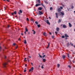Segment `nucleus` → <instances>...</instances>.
<instances>
[{
  "mask_svg": "<svg viewBox=\"0 0 75 75\" xmlns=\"http://www.w3.org/2000/svg\"><path fill=\"white\" fill-rule=\"evenodd\" d=\"M63 27L64 28H67V26H66V25H63Z\"/></svg>",
  "mask_w": 75,
  "mask_h": 75,
  "instance_id": "nucleus-9",
  "label": "nucleus"
},
{
  "mask_svg": "<svg viewBox=\"0 0 75 75\" xmlns=\"http://www.w3.org/2000/svg\"><path fill=\"white\" fill-rule=\"evenodd\" d=\"M25 31L24 32V33L25 35H26V32H27L28 31V29L27 28V27H25Z\"/></svg>",
  "mask_w": 75,
  "mask_h": 75,
  "instance_id": "nucleus-4",
  "label": "nucleus"
},
{
  "mask_svg": "<svg viewBox=\"0 0 75 75\" xmlns=\"http://www.w3.org/2000/svg\"><path fill=\"white\" fill-rule=\"evenodd\" d=\"M37 0V3H38L39 4H40V0Z\"/></svg>",
  "mask_w": 75,
  "mask_h": 75,
  "instance_id": "nucleus-18",
  "label": "nucleus"
},
{
  "mask_svg": "<svg viewBox=\"0 0 75 75\" xmlns=\"http://www.w3.org/2000/svg\"><path fill=\"white\" fill-rule=\"evenodd\" d=\"M41 5L40 4H36L35 5V7H38V6H40Z\"/></svg>",
  "mask_w": 75,
  "mask_h": 75,
  "instance_id": "nucleus-16",
  "label": "nucleus"
},
{
  "mask_svg": "<svg viewBox=\"0 0 75 75\" xmlns=\"http://www.w3.org/2000/svg\"><path fill=\"white\" fill-rule=\"evenodd\" d=\"M31 21H33V19H32V20H31Z\"/></svg>",
  "mask_w": 75,
  "mask_h": 75,
  "instance_id": "nucleus-61",
  "label": "nucleus"
},
{
  "mask_svg": "<svg viewBox=\"0 0 75 75\" xmlns=\"http://www.w3.org/2000/svg\"><path fill=\"white\" fill-rule=\"evenodd\" d=\"M60 9L61 8V9H62V8H63L62 6H60Z\"/></svg>",
  "mask_w": 75,
  "mask_h": 75,
  "instance_id": "nucleus-40",
  "label": "nucleus"
},
{
  "mask_svg": "<svg viewBox=\"0 0 75 75\" xmlns=\"http://www.w3.org/2000/svg\"><path fill=\"white\" fill-rule=\"evenodd\" d=\"M62 38H65V36L63 35V36H62Z\"/></svg>",
  "mask_w": 75,
  "mask_h": 75,
  "instance_id": "nucleus-30",
  "label": "nucleus"
},
{
  "mask_svg": "<svg viewBox=\"0 0 75 75\" xmlns=\"http://www.w3.org/2000/svg\"><path fill=\"white\" fill-rule=\"evenodd\" d=\"M18 41H21V38H19V39H18Z\"/></svg>",
  "mask_w": 75,
  "mask_h": 75,
  "instance_id": "nucleus-43",
  "label": "nucleus"
},
{
  "mask_svg": "<svg viewBox=\"0 0 75 75\" xmlns=\"http://www.w3.org/2000/svg\"><path fill=\"white\" fill-rule=\"evenodd\" d=\"M56 30L57 31L59 32V28L58 27H57L56 28Z\"/></svg>",
  "mask_w": 75,
  "mask_h": 75,
  "instance_id": "nucleus-8",
  "label": "nucleus"
},
{
  "mask_svg": "<svg viewBox=\"0 0 75 75\" xmlns=\"http://www.w3.org/2000/svg\"><path fill=\"white\" fill-rule=\"evenodd\" d=\"M55 14L56 15V18H58V13H55Z\"/></svg>",
  "mask_w": 75,
  "mask_h": 75,
  "instance_id": "nucleus-20",
  "label": "nucleus"
},
{
  "mask_svg": "<svg viewBox=\"0 0 75 75\" xmlns=\"http://www.w3.org/2000/svg\"><path fill=\"white\" fill-rule=\"evenodd\" d=\"M32 31H33V34H35V31L34 30H32Z\"/></svg>",
  "mask_w": 75,
  "mask_h": 75,
  "instance_id": "nucleus-12",
  "label": "nucleus"
},
{
  "mask_svg": "<svg viewBox=\"0 0 75 75\" xmlns=\"http://www.w3.org/2000/svg\"><path fill=\"white\" fill-rule=\"evenodd\" d=\"M62 21V19H59V21H58V23H61Z\"/></svg>",
  "mask_w": 75,
  "mask_h": 75,
  "instance_id": "nucleus-17",
  "label": "nucleus"
},
{
  "mask_svg": "<svg viewBox=\"0 0 75 75\" xmlns=\"http://www.w3.org/2000/svg\"><path fill=\"white\" fill-rule=\"evenodd\" d=\"M65 37H69V36H68V35H67V34H65Z\"/></svg>",
  "mask_w": 75,
  "mask_h": 75,
  "instance_id": "nucleus-21",
  "label": "nucleus"
},
{
  "mask_svg": "<svg viewBox=\"0 0 75 75\" xmlns=\"http://www.w3.org/2000/svg\"><path fill=\"white\" fill-rule=\"evenodd\" d=\"M25 67H27V64H25Z\"/></svg>",
  "mask_w": 75,
  "mask_h": 75,
  "instance_id": "nucleus-51",
  "label": "nucleus"
},
{
  "mask_svg": "<svg viewBox=\"0 0 75 75\" xmlns=\"http://www.w3.org/2000/svg\"><path fill=\"white\" fill-rule=\"evenodd\" d=\"M57 67L59 68V66H60V65L59 64H58L57 65Z\"/></svg>",
  "mask_w": 75,
  "mask_h": 75,
  "instance_id": "nucleus-31",
  "label": "nucleus"
},
{
  "mask_svg": "<svg viewBox=\"0 0 75 75\" xmlns=\"http://www.w3.org/2000/svg\"><path fill=\"white\" fill-rule=\"evenodd\" d=\"M7 63H4L2 64V65L3 66H4V68H6V65H7Z\"/></svg>",
  "mask_w": 75,
  "mask_h": 75,
  "instance_id": "nucleus-2",
  "label": "nucleus"
},
{
  "mask_svg": "<svg viewBox=\"0 0 75 75\" xmlns=\"http://www.w3.org/2000/svg\"><path fill=\"white\" fill-rule=\"evenodd\" d=\"M70 45H71V46H74V45H73V44H72L71 42H70Z\"/></svg>",
  "mask_w": 75,
  "mask_h": 75,
  "instance_id": "nucleus-32",
  "label": "nucleus"
},
{
  "mask_svg": "<svg viewBox=\"0 0 75 75\" xmlns=\"http://www.w3.org/2000/svg\"><path fill=\"white\" fill-rule=\"evenodd\" d=\"M7 27L8 28H9V27H10V26L9 25H8Z\"/></svg>",
  "mask_w": 75,
  "mask_h": 75,
  "instance_id": "nucleus-49",
  "label": "nucleus"
},
{
  "mask_svg": "<svg viewBox=\"0 0 75 75\" xmlns=\"http://www.w3.org/2000/svg\"><path fill=\"white\" fill-rule=\"evenodd\" d=\"M26 20H27V21H29V19H28V18H26Z\"/></svg>",
  "mask_w": 75,
  "mask_h": 75,
  "instance_id": "nucleus-36",
  "label": "nucleus"
},
{
  "mask_svg": "<svg viewBox=\"0 0 75 75\" xmlns=\"http://www.w3.org/2000/svg\"><path fill=\"white\" fill-rule=\"evenodd\" d=\"M55 33L56 35L58 34V33L57 32H55Z\"/></svg>",
  "mask_w": 75,
  "mask_h": 75,
  "instance_id": "nucleus-37",
  "label": "nucleus"
},
{
  "mask_svg": "<svg viewBox=\"0 0 75 75\" xmlns=\"http://www.w3.org/2000/svg\"><path fill=\"white\" fill-rule=\"evenodd\" d=\"M19 12L21 13H23L22 11H21V10H19Z\"/></svg>",
  "mask_w": 75,
  "mask_h": 75,
  "instance_id": "nucleus-28",
  "label": "nucleus"
},
{
  "mask_svg": "<svg viewBox=\"0 0 75 75\" xmlns=\"http://www.w3.org/2000/svg\"><path fill=\"white\" fill-rule=\"evenodd\" d=\"M28 34H30V33L29 32H28Z\"/></svg>",
  "mask_w": 75,
  "mask_h": 75,
  "instance_id": "nucleus-52",
  "label": "nucleus"
},
{
  "mask_svg": "<svg viewBox=\"0 0 75 75\" xmlns=\"http://www.w3.org/2000/svg\"><path fill=\"white\" fill-rule=\"evenodd\" d=\"M26 71H27V70H24V72H26Z\"/></svg>",
  "mask_w": 75,
  "mask_h": 75,
  "instance_id": "nucleus-47",
  "label": "nucleus"
},
{
  "mask_svg": "<svg viewBox=\"0 0 75 75\" xmlns=\"http://www.w3.org/2000/svg\"><path fill=\"white\" fill-rule=\"evenodd\" d=\"M68 67H69V68H71V66H70V65H68Z\"/></svg>",
  "mask_w": 75,
  "mask_h": 75,
  "instance_id": "nucleus-45",
  "label": "nucleus"
},
{
  "mask_svg": "<svg viewBox=\"0 0 75 75\" xmlns=\"http://www.w3.org/2000/svg\"><path fill=\"white\" fill-rule=\"evenodd\" d=\"M52 38H54V36H52Z\"/></svg>",
  "mask_w": 75,
  "mask_h": 75,
  "instance_id": "nucleus-42",
  "label": "nucleus"
},
{
  "mask_svg": "<svg viewBox=\"0 0 75 75\" xmlns=\"http://www.w3.org/2000/svg\"><path fill=\"white\" fill-rule=\"evenodd\" d=\"M7 1H8V2H9V1H10L9 0H7Z\"/></svg>",
  "mask_w": 75,
  "mask_h": 75,
  "instance_id": "nucleus-55",
  "label": "nucleus"
},
{
  "mask_svg": "<svg viewBox=\"0 0 75 75\" xmlns=\"http://www.w3.org/2000/svg\"><path fill=\"white\" fill-rule=\"evenodd\" d=\"M67 38L66 37V40H67Z\"/></svg>",
  "mask_w": 75,
  "mask_h": 75,
  "instance_id": "nucleus-62",
  "label": "nucleus"
},
{
  "mask_svg": "<svg viewBox=\"0 0 75 75\" xmlns=\"http://www.w3.org/2000/svg\"><path fill=\"white\" fill-rule=\"evenodd\" d=\"M39 15H41V14H43V13L41 11H39Z\"/></svg>",
  "mask_w": 75,
  "mask_h": 75,
  "instance_id": "nucleus-6",
  "label": "nucleus"
},
{
  "mask_svg": "<svg viewBox=\"0 0 75 75\" xmlns=\"http://www.w3.org/2000/svg\"><path fill=\"white\" fill-rule=\"evenodd\" d=\"M4 8H5V10H6V9L7 8V7H4Z\"/></svg>",
  "mask_w": 75,
  "mask_h": 75,
  "instance_id": "nucleus-46",
  "label": "nucleus"
},
{
  "mask_svg": "<svg viewBox=\"0 0 75 75\" xmlns=\"http://www.w3.org/2000/svg\"><path fill=\"white\" fill-rule=\"evenodd\" d=\"M24 44H26L27 43V41H26V40H25L24 42Z\"/></svg>",
  "mask_w": 75,
  "mask_h": 75,
  "instance_id": "nucleus-27",
  "label": "nucleus"
},
{
  "mask_svg": "<svg viewBox=\"0 0 75 75\" xmlns=\"http://www.w3.org/2000/svg\"><path fill=\"white\" fill-rule=\"evenodd\" d=\"M70 45L69 44V43H68L67 44V47H69Z\"/></svg>",
  "mask_w": 75,
  "mask_h": 75,
  "instance_id": "nucleus-24",
  "label": "nucleus"
},
{
  "mask_svg": "<svg viewBox=\"0 0 75 75\" xmlns=\"http://www.w3.org/2000/svg\"><path fill=\"white\" fill-rule=\"evenodd\" d=\"M43 35H45V36H47V35H46V33H44L43 34Z\"/></svg>",
  "mask_w": 75,
  "mask_h": 75,
  "instance_id": "nucleus-26",
  "label": "nucleus"
},
{
  "mask_svg": "<svg viewBox=\"0 0 75 75\" xmlns=\"http://www.w3.org/2000/svg\"><path fill=\"white\" fill-rule=\"evenodd\" d=\"M41 5L42 6H43V7H44L45 8V6H44V5L43 4V3H42Z\"/></svg>",
  "mask_w": 75,
  "mask_h": 75,
  "instance_id": "nucleus-23",
  "label": "nucleus"
},
{
  "mask_svg": "<svg viewBox=\"0 0 75 75\" xmlns=\"http://www.w3.org/2000/svg\"><path fill=\"white\" fill-rule=\"evenodd\" d=\"M44 53H43L42 54V55H44Z\"/></svg>",
  "mask_w": 75,
  "mask_h": 75,
  "instance_id": "nucleus-63",
  "label": "nucleus"
},
{
  "mask_svg": "<svg viewBox=\"0 0 75 75\" xmlns=\"http://www.w3.org/2000/svg\"><path fill=\"white\" fill-rule=\"evenodd\" d=\"M34 70V67H32L29 70V72H31V71H33Z\"/></svg>",
  "mask_w": 75,
  "mask_h": 75,
  "instance_id": "nucleus-5",
  "label": "nucleus"
},
{
  "mask_svg": "<svg viewBox=\"0 0 75 75\" xmlns=\"http://www.w3.org/2000/svg\"><path fill=\"white\" fill-rule=\"evenodd\" d=\"M45 3H46V4H48V2H47L46 1H45Z\"/></svg>",
  "mask_w": 75,
  "mask_h": 75,
  "instance_id": "nucleus-35",
  "label": "nucleus"
},
{
  "mask_svg": "<svg viewBox=\"0 0 75 75\" xmlns=\"http://www.w3.org/2000/svg\"><path fill=\"white\" fill-rule=\"evenodd\" d=\"M35 23L36 24H37V25L38 24V22L37 21H35Z\"/></svg>",
  "mask_w": 75,
  "mask_h": 75,
  "instance_id": "nucleus-25",
  "label": "nucleus"
},
{
  "mask_svg": "<svg viewBox=\"0 0 75 75\" xmlns=\"http://www.w3.org/2000/svg\"><path fill=\"white\" fill-rule=\"evenodd\" d=\"M17 14V11H15L13 13H11V15H12V16H13L14 14Z\"/></svg>",
  "mask_w": 75,
  "mask_h": 75,
  "instance_id": "nucleus-3",
  "label": "nucleus"
},
{
  "mask_svg": "<svg viewBox=\"0 0 75 75\" xmlns=\"http://www.w3.org/2000/svg\"><path fill=\"white\" fill-rule=\"evenodd\" d=\"M41 68L42 69H43L44 68V67H43V65H42V66L41 67Z\"/></svg>",
  "mask_w": 75,
  "mask_h": 75,
  "instance_id": "nucleus-38",
  "label": "nucleus"
},
{
  "mask_svg": "<svg viewBox=\"0 0 75 75\" xmlns=\"http://www.w3.org/2000/svg\"><path fill=\"white\" fill-rule=\"evenodd\" d=\"M50 43L49 42V43H48V46L46 48H49V47H50Z\"/></svg>",
  "mask_w": 75,
  "mask_h": 75,
  "instance_id": "nucleus-11",
  "label": "nucleus"
},
{
  "mask_svg": "<svg viewBox=\"0 0 75 75\" xmlns=\"http://www.w3.org/2000/svg\"><path fill=\"white\" fill-rule=\"evenodd\" d=\"M28 57L30 58H31V57L30 56H29Z\"/></svg>",
  "mask_w": 75,
  "mask_h": 75,
  "instance_id": "nucleus-50",
  "label": "nucleus"
},
{
  "mask_svg": "<svg viewBox=\"0 0 75 75\" xmlns=\"http://www.w3.org/2000/svg\"><path fill=\"white\" fill-rule=\"evenodd\" d=\"M45 57V55H43L42 56L43 58H44V57Z\"/></svg>",
  "mask_w": 75,
  "mask_h": 75,
  "instance_id": "nucleus-39",
  "label": "nucleus"
},
{
  "mask_svg": "<svg viewBox=\"0 0 75 75\" xmlns=\"http://www.w3.org/2000/svg\"><path fill=\"white\" fill-rule=\"evenodd\" d=\"M67 57H68V58H69V54H67Z\"/></svg>",
  "mask_w": 75,
  "mask_h": 75,
  "instance_id": "nucleus-41",
  "label": "nucleus"
},
{
  "mask_svg": "<svg viewBox=\"0 0 75 75\" xmlns=\"http://www.w3.org/2000/svg\"><path fill=\"white\" fill-rule=\"evenodd\" d=\"M26 59H27V58H25L24 59V61H26Z\"/></svg>",
  "mask_w": 75,
  "mask_h": 75,
  "instance_id": "nucleus-48",
  "label": "nucleus"
},
{
  "mask_svg": "<svg viewBox=\"0 0 75 75\" xmlns=\"http://www.w3.org/2000/svg\"><path fill=\"white\" fill-rule=\"evenodd\" d=\"M50 10H52V7H51L50 8Z\"/></svg>",
  "mask_w": 75,
  "mask_h": 75,
  "instance_id": "nucleus-33",
  "label": "nucleus"
},
{
  "mask_svg": "<svg viewBox=\"0 0 75 75\" xmlns=\"http://www.w3.org/2000/svg\"><path fill=\"white\" fill-rule=\"evenodd\" d=\"M59 14H60V15H62V16H64V13L62 12H59Z\"/></svg>",
  "mask_w": 75,
  "mask_h": 75,
  "instance_id": "nucleus-1",
  "label": "nucleus"
},
{
  "mask_svg": "<svg viewBox=\"0 0 75 75\" xmlns=\"http://www.w3.org/2000/svg\"><path fill=\"white\" fill-rule=\"evenodd\" d=\"M66 57V56H65V55L62 56V58L63 59H65V58Z\"/></svg>",
  "mask_w": 75,
  "mask_h": 75,
  "instance_id": "nucleus-22",
  "label": "nucleus"
},
{
  "mask_svg": "<svg viewBox=\"0 0 75 75\" xmlns=\"http://www.w3.org/2000/svg\"><path fill=\"white\" fill-rule=\"evenodd\" d=\"M37 26L38 28H40V26H41V25H38Z\"/></svg>",
  "mask_w": 75,
  "mask_h": 75,
  "instance_id": "nucleus-29",
  "label": "nucleus"
},
{
  "mask_svg": "<svg viewBox=\"0 0 75 75\" xmlns=\"http://www.w3.org/2000/svg\"><path fill=\"white\" fill-rule=\"evenodd\" d=\"M21 35H23V33H21Z\"/></svg>",
  "mask_w": 75,
  "mask_h": 75,
  "instance_id": "nucleus-53",
  "label": "nucleus"
},
{
  "mask_svg": "<svg viewBox=\"0 0 75 75\" xmlns=\"http://www.w3.org/2000/svg\"><path fill=\"white\" fill-rule=\"evenodd\" d=\"M50 43L49 42V43H48V46L46 48H49V47H50Z\"/></svg>",
  "mask_w": 75,
  "mask_h": 75,
  "instance_id": "nucleus-10",
  "label": "nucleus"
},
{
  "mask_svg": "<svg viewBox=\"0 0 75 75\" xmlns=\"http://www.w3.org/2000/svg\"><path fill=\"white\" fill-rule=\"evenodd\" d=\"M49 18H50V19H51V17H49Z\"/></svg>",
  "mask_w": 75,
  "mask_h": 75,
  "instance_id": "nucleus-57",
  "label": "nucleus"
},
{
  "mask_svg": "<svg viewBox=\"0 0 75 75\" xmlns=\"http://www.w3.org/2000/svg\"><path fill=\"white\" fill-rule=\"evenodd\" d=\"M74 47L75 48V45L74 46Z\"/></svg>",
  "mask_w": 75,
  "mask_h": 75,
  "instance_id": "nucleus-64",
  "label": "nucleus"
},
{
  "mask_svg": "<svg viewBox=\"0 0 75 75\" xmlns=\"http://www.w3.org/2000/svg\"><path fill=\"white\" fill-rule=\"evenodd\" d=\"M42 61L43 62H45V61H46V59H45L43 58Z\"/></svg>",
  "mask_w": 75,
  "mask_h": 75,
  "instance_id": "nucleus-14",
  "label": "nucleus"
},
{
  "mask_svg": "<svg viewBox=\"0 0 75 75\" xmlns=\"http://www.w3.org/2000/svg\"><path fill=\"white\" fill-rule=\"evenodd\" d=\"M49 34L50 35H51V34H52L51 33V32Z\"/></svg>",
  "mask_w": 75,
  "mask_h": 75,
  "instance_id": "nucleus-56",
  "label": "nucleus"
},
{
  "mask_svg": "<svg viewBox=\"0 0 75 75\" xmlns=\"http://www.w3.org/2000/svg\"><path fill=\"white\" fill-rule=\"evenodd\" d=\"M42 8L41 7H39L38 8V10H42Z\"/></svg>",
  "mask_w": 75,
  "mask_h": 75,
  "instance_id": "nucleus-19",
  "label": "nucleus"
},
{
  "mask_svg": "<svg viewBox=\"0 0 75 75\" xmlns=\"http://www.w3.org/2000/svg\"><path fill=\"white\" fill-rule=\"evenodd\" d=\"M6 56H5V59H6Z\"/></svg>",
  "mask_w": 75,
  "mask_h": 75,
  "instance_id": "nucleus-60",
  "label": "nucleus"
},
{
  "mask_svg": "<svg viewBox=\"0 0 75 75\" xmlns=\"http://www.w3.org/2000/svg\"><path fill=\"white\" fill-rule=\"evenodd\" d=\"M58 12L59 13V12H60V11H61V8H58Z\"/></svg>",
  "mask_w": 75,
  "mask_h": 75,
  "instance_id": "nucleus-15",
  "label": "nucleus"
},
{
  "mask_svg": "<svg viewBox=\"0 0 75 75\" xmlns=\"http://www.w3.org/2000/svg\"><path fill=\"white\" fill-rule=\"evenodd\" d=\"M31 64L32 65H33V64L32 63H31Z\"/></svg>",
  "mask_w": 75,
  "mask_h": 75,
  "instance_id": "nucleus-59",
  "label": "nucleus"
},
{
  "mask_svg": "<svg viewBox=\"0 0 75 75\" xmlns=\"http://www.w3.org/2000/svg\"><path fill=\"white\" fill-rule=\"evenodd\" d=\"M13 45H14V46L16 45V44L15 43H14L13 44Z\"/></svg>",
  "mask_w": 75,
  "mask_h": 75,
  "instance_id": "nucleus-44",
  "label": "nucleus"
},
{
  "mask_svg": "<svg viewBox=\"0 0 75 75\" xmlns=\"http://www.w3.org/2000/svg\"><path fill=\"white\" fill-rule=\"evenodd\" d=\"M47 21H45L46 23H47L48 24H49V25H50V23L49 22V21H48V20H47Z\"/></svg>",
  "mask_w": 75,
  "mask_h": 75,
  "instance_id": "nucleus-7",
  "label": "nucleus"
},
{
  "mask_svg": "<svg viewBox=\"0 0 75 75\" xmlns=\"http://www.w3.org/2000/svg\"><path fill=\"white\" fill-rule=\"evenodd\" d=\"M72 61H73V63H75V61L73 60Z\"/></svg>",
  "mask_w": 75,
  "mask_h": 75,
  "instance_id": "nucleus-54",
  "label": "nucleus"
},
{
  "mask_svg": "<svg viewBox=\"0 0 75 75\" xmlns=\"http://www.w3.org/2000/svg\"><path fill=\"white\" fill-rule=\"evenodd\" d=\"M39 57L40 58H42V56L41 55H40Z\"/></svg>",
  "mask_w": 75,
  "mask_h": 75,
  "instance_id": "nucleus-34",
  "label": "nucleus"
},
{
  "mask_svg": "<svg viewBox=\"0 0 75 75\" xmlns=\"http://www.w3.org/2000/svg\"><path fill=\"white\" fill-rule=\"evenodd\" d=\"M69 27H72V24H71V23H69Z\"/></svg>",
  "mask_w": 75,
  "mask_h": 75,
  "instance_id": "nucleus-13",
  "label": "nucleus"
},
{
  "mask_svg": "<svg viewBox=\"0 0 75 75\" xmlns=\"http://www.w3.org/2000/svg\"><path fill=\"white\" fill-rule=\"evenodd\" d=\"M74 8V6H72L71 8Z\"/></svg>",
  "mask_w": 75,
  "mask_h": 75,
  "instance_id": "nucleus-58",
  "label": "nucleus"
}]
</instances>
